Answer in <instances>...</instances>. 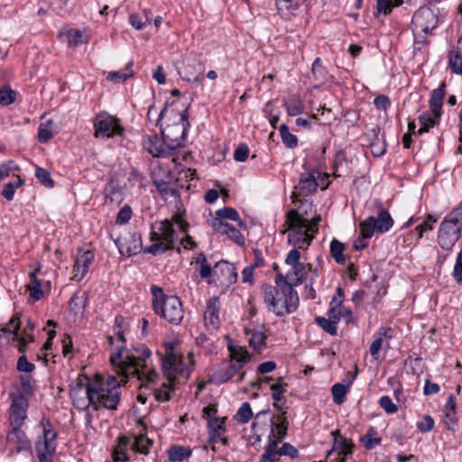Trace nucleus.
<instances>
[{"label": "nucleus", "mask_w": 462, "mask_h": 462, "mask_svg": "<svg viewBox=\"0 0 462 462\" xmlns=\"http://www.w3.org/2000/svg\"><path fill=\"white\" fill-rule=\"evenodd\" d=\"M151 356L150 348L138 343L131 349H126L125 346H118L111 353L110 362L123 383H126L131 377H136L141 382L153 383L158 374L151 365Z\"/></svg>", "instance_id": "obj_1"}, {"label": "nucleus", "mask_w": 462, "mask_h": 462, "mask_svg": "<svg viewBox=\"0 0 462 462\" xmlns=\"http://www.w3.org/2000/svg\"><path fill=\"white\" fill-rule=\"evenodd\" d=\"M165 353L161 357L162 369L163 374L167 377L168 382L162 383L160 388L155 389L154 396L159 402H168L171 400V393L173 390L171 384L180 383V379L186 382L191 373L193 365L192 353H189L188 361H184V357L175 352L174 343L170 342L164 345Z\"/></svg>", "instance_id": "obj_2"}, {"label": "nucleus", "mask_w": 462, "mask_h": 462, "mask_svg": "<svg viewBox=\"0 0 462 462\" xmlns=\"http://www.w3.org/2000/svg\"><path fill=\"white\" fill-rule=\"evenodd\" d=\"M275 286L263 284L262 295L268 311L277 317H283L295 312L299 307L298 292L290 286V282L282 281V273L275 275Z\"/></svg>", "instance_id": "obj_3"}, {"label": "nucleus", "mask_w": 462, "mask_h": 462, "mask_svg": "<svg viewBox=\"0 0 462 462\" xmlns=\"http://www.w3.org/2000/svg\"><path fill=\"white\" fill-rule=\"evenodd\" d=\"M307 215L308 209L304 212L300 209H291L286 214L288 243L299 252L309 248L319 232V224L322 220L320 214H316L311 220L306 217Z\"/></svg>", "instance_id": "obj_4"}, {"label": "nucleus", "mask_w": 462, "mask_h": 462, "mask_svg": "<svg viewBox=\"0 0 462 462\" xmlns=\"http://www.w3.org/2000/svg\"><path fill=\"white\" fill-rule=\"evenodd\" d=\"M121 383L115 376H108L106 381L97 376L93 382H88L90 401L95 403V411L117 410L122 395Z\"/></svg>", "instance_id": "obj_5"}, {"label": "nucleus", "mask_w": 462, "mask_h": 462, "mask_svg": "<svg viewBox=\"0 0 462 462\" xmlns=\"http://www.w3.org/2000/svg\"><path fill=\"white\" fill-rule=\"evenodd\" d=\"M188 118L189 106H186L180 113V121L182 123L180 127V137H175L171 139L170 134H165L164 131H162L163 141L156 134L149 136L143 141V145L147 152L153 157H169L172 154L171 151H174L179 147H182L188 129L189 127ZM177 127L180 128L179 125H177Z\"/></svg>", "instance_id": "obj_6"}, {"label": "nucleus", "mask_w": 462, "mask_h": 462, "mask_svg": "<svg viewBox=\"0 0 462 462\" xmlns=\"http://www.w3.org/2000/svg\"><path fill=\"white\" fill-rule=\"evenodd\" d=\"M151 292L154 313L166 319L170 324L179 325L184 317L183 306L179 297L166 295L163 290L157 285H152Z\"/></svg>", "instance_id": "obj_7"}, {"label": "nucleus", "mask_w": 462, "mask_h": 462, "mask_svg": "<svg viewBox=\"0 0 462 462\" xmlns=\"http://www.w3.org/2000/svg\"><path fill=\"white\" fill-rule=\"evenodd\" d=\"M462 236V205L455 207L442 219L438 234L437 243L446 251H450Z\"/></svg>", "instance_id": "obj_8"}, {"label": "nucleus", "mask_w": 462, "mask_h": 462, "mask_svg": "<svg viewBox=\"0 0 462 462\" xmlns=\"http://www.w3.org/2000/svg\"><path fill=\"white\" fill-rule=\"evenodd\" d=\"M175 230L169 219L156 221L151 226L150 240L152 244L143 249V253L160 255L174 248Z\"/></svg>", "instance_id": "obj_9"}, {"label": "nucleus", "mask_w": 462, "mask_h": 462, "mask_svg": "<svg viewBox=\"0 0 462 462\" xmlns=\"http://www.w3.org/2000/svg\"><path fill=\"white\" fill-rule=\"evenodd\" d=\"M153 185L162 199H167L170 197L179 196L176 187H173L175 176L170 166L157 162L152 164L150 171Z\"/></svg>", "instance_id": "obj_10"}, {"label": "nucleus", "mask_w": 462, "mask_h": 462, "mask_svg": "<svg viewBox=\"0 0 462 462\" xmlns=\"http://www.w3.org/2000/svg\"><path fill=\"white\" fill-rule=\"evenodd\" d=\"M393 223L388 210L381 207L376 217L371 216L360 222V236L363 240H368L374 234L386 233L393 227Z\"/></svg>", "instance_id": "obj_11"}, {"label": "nucleus", "mask_w": 462, "mask_h": 462, "mask_svg": "<svg viewBox=\"0 0 462 462\" xmlns=\"http://www.w3.org/2000/svg\"><path fill=\"white\" fill-rule=\"evenodd\" d=\"M94 136L96 138H113L122 135L124 127L120 120L107 113H98L93 119Z\"/></svg>", "instance_id": "obj_12"}, {"label": "nucleus", "mask_w": 462, "mask_h": 462, "mask_svg": "<svg viewBox=\"0 0 462 462\" xmlns=\"http://www.w3.org/2000/svg\"><path fill=\"white\" fill-rule=\"evenodd\" d=\"M300 259V253L297 249L290 250L285 257V263L291 269L285 274H282V281L289 282L292 288L295 285L301 284L307 275L306 264L301 263Z\"/></svg>", "instance_id": "obj_13"}, {"label": "nucleus", "mask_w": 462, "mask_h": 462, "mask_svg": "<svg viewBox=\"0 0 462 462\" xmlns=\"http://www.w3.org/2000/svg\"><path fill=\"white\" fill-rule=\"evenodd\" d=\"M6 447L10 457L23 452L32 453V446L22 428H11L6 433Z\"/></svg>", "instance_id": "obj_14"}, {"label": "nucleus", "mask_w": 462, "mask_h": 462, "mask_svg": "<svg viewBox=\"0 0 462 462\" xmlns=\"http://www.w3.org/2000/svg\"><path fill=\"white\" fill-rule=\"evenodd\" d=\"M9 424L11 428H22L27 419L28 400L23 393L10 395Z\"/></svg>", "instance_id": "obj_15"}, {"label": "nucleus", "mask_w": 462, "mask_h": 462, "mask_svg": "<svg viewBox=\"0 0 462 462\" xmlns=\"http://www.w3.org/2000/svg\"><path fill=\"white\" fill-rule=\"evenodd\" d=\"M438 22V16L433 10L428 7H420L414 13L411 24L416 30L429 34L437 27Z\"/></svg>", "instance_id": "obj_16"}, {"label": "nucleus", "mask_w": 462, "mask_h": 462, "mask_svg": "<svg viewBox=\"0 0 462 462\" xmlns=\"http://www.w3.org/2000/svg\"><path fill=\"white\" fill-rule=\"evenodd\" d=\"M104 198L106 203L119 205L124 200L125 189L120 184L118 176L113 174L104 187Z\"/></svg>", "instance_id": "obj_17"}, {"label": "nucleus", "mask_w": 462, "mask_h": 462, "mask_svg": "<svg viewBox=\"0 0 462 462\" xmlns=\"http://www.w3.org/2000/svg\"><path fill=\"white\" fill-rule=\"evenodd\" d=\"M213 276L223 284L231 285L237 281V270L234 263L220 260L214 264Z\"/></svg>", "instance_id": "obj_18"}, {"label": "nucleus", "mask_w": 462, "mask_h": 462, "mask_svg": "<svg viewBox=\"0 0 462 462\" xmlns=\"http://www.w3.org/2000/svg\"><path fill=\"white\" fill-rule=\"evenodd\" d=\"M95 259V254L92 250H79L75 264L73 267L75 281H81L88 273L90 263Z\"/></svg>", "instance_id": "obj_19"}, {"label": "nucleus", "mask_w": 462, "mask_h": 462, "mask_svg": "<svg viewBox=\"0 0 462 462\" xmlns=\"http://www.w3.org/2000/svg\"><path fill=\"white\" fill-rule=\"evenodd\" d=\"M393 329L389 327H381L374 335V339L371 343L369 352L374 358H378L379 352L382 349L387 351L390 348L389 340L393 337Z\"/></svg>", "instance_id": "obj_20"}, {"label": "nucleus", "mask_w": 462, "mask_h": 462, "mask_svg": "<svg viewBox=\"0 0 462 462\" xmlns=\"http://www.w3.org/2000/svg\"><path fill=\"white\" fill-rule=\"evenodd\" d=\"M220 301L217 297H212L207 300V307L204 313V322L208 329H217L220 325L219 319Z\"/></svg>", "instance_id": "obj_21"}, {"label": "nucleus", "mask_w": 462, "mask_h": 462, "mask_svg": "<svg viewBox=\"0 0 462 462\" xmlns=\"http://www.w3.org/2000/svg\"><path fill=\"white\" fill-rule=\"evenodd\" d=\"M241 370L240 365H236L228 361V364L216 370L210 375L209 381L217 385L226 383L234 378Z\"/></svg>", "instance_id": "obj_22"}, {"label": "nucleus", "mask_w": 462, "mask_h": 462, "mask_svg": "<svg viewBox=\"0 0 462 462\" xmlns=\"http://www.w3.org/2000/svg\"><path fill=\"white\" fill-rule=\"evenodd\" d=\"M211 226L213 230L221 235H226L228 238L238 245H245V237L242 233L234 226L218 220H212Z\"/></svg>", "instance_id": "obj_23"}, {"label": "nucleus", "mask_w": 462, "mask_h": 462, "mask_svg": "<svg viewBox=\"0 0 462 462\" xmlns=\"http://www.w3.org/2000/svg\"><path fill=\"white\" fill-rule=\"evenodd\" d=\"M227 350L229 351V361L240 365L241 368L251 360V355L247 349L236 345L232 339L228 340Z\"/></svg>", "instance_id": "obj_24"}, {"label": "nucleus", "mask_w": 462, "mask_h": 462, "mask_svg": "<svg viewBox=\"0 0 462 462\" xmlns=\"http://www.w3.org/2000/svg\"><path fill=\"white\" fill-rule=\"evenodd\" d=\"M446 82L442 81L439 88L432 90L430 94V98L429 100V106L431 113L436 116V117H441L442 115V106L444 103V98L446 95L445 91Z\"/></svg>", "instance_id": "obj_25"}, {"label": "nucleus", "mask_w": 462, "mask_h": 462, "mask_svg": "<svg viewBox=\"0 0 462 462\" xmlns=\"http://www.w3.org/2000/svg\"><path fill=\"white\" fill-rule=\"evenodd\" d=\"M318 187L319 184L313 173L302 172L300 175L299 185L295 187V189H298L301 196H309L315 193Z\"/></svg>", "instance_id": "obj_26"}, {"label": "nucleus", "mask_w": 462, "mask_h": 462, "mask_svg": "<svg viewBox=\"0 0 462 462\" xmlns=\"http://www.w3.org/2000/svg\"><path fill=\"white\" fill-rule=\"evenodd\" d=\"M286 411H282L276 417L277 422L272 419L268 427L270 428V433L268 439L277 437L280 439H285L287 436L289 421L286 418Z\"/></svg>", "instance_id": "obj_27"}, {"label": "nucleus", "mask_w": 462, "mask_h": 462, "mask_svg": "<svg viewBox=\"0 0 462 462\" xmlns=\"http://www.w3.org/2000/svg\"><path fill=\"white\" fill-rule=\"evenodd\" d=\"M331 435L334 437L333 447L328 456L333 451H338L339 455L344 454L345 456L353 453L354 444L351 440L342 437L339 430H333Z\"/></svg>", "instance_id": "obj_28"}, {"label": "nucleus", "mask_w": 462, "mask_h": 462, "mask_svg": "<svg viewBox=\"0 0 462 462\" xmlns=\"http://www.w3.org/2000/svg\"><path fill=\"white\" fill-rule=\"evenodd\" d=\"M39 426L42 428L43 431V440L42 441V445L46 448L52 449L53 448H56L57 432L54 430L51 422L45 417H42L39 422Z\"/></svg>", "instance_id": "obj_29"}, {"label": "nucleus", "mask_w": 462, "mask_h": 462, "mask_svg": "<svg viewBox=\"0 0 462 462\" xmlns=\"http://www.w3.org/2000/svg\"><path fill=\"white\" fill-rule=\"evenodd\" d=\"M69 394L72 398L73 405L78 410H86L88 407H92L95 411V403L90 401V387L88 383L86 384L85 395L81 396L80 393H78V390L69 389Z\"/></svg>", "instance_id": "obj_30"}, {"label": "nucleus", "mask_w": 462, "mask_h": 462, "mask_svg": "<svg viewBox=\"0 0 462 462\" xmlns=\"http://www.w3.org/2000/svg\"><path fill=\"white\" fill-rule=\"evenodd\" d=\"M153 441L146 436V429L134 437L131 448L135 453L147 455Z\"/></svg>", "instance_id": "obj_31"}, {"label": "nucleus", "mask_w": 462, "mask_h": 462, "mask_svg": "<svg viewBox=\"0 0 462 462\" xmlns=\"http://www.w3.org/2000/svg\"><path fill=\"white\" fill-rule=\"evenodd\" d=\"M88 303L87 292H75L69 301V310L75 315L83 314Z\"/></svg>", "instance_id": "obj_32"}, {"label": "nucleus", "mask_w": 462, "mask_h": 462, "mask_svg": "<svg viewBox=\"0 0 462 462\" xmlns=\"http://www.w3.org/2000/svg\"><path fill=\"white\" fill-rule=\"evenodd\" d=\"M167 454L170 461L182 462L191 456L192 450L189 447L174 445L168 449Z\"/></svg>", "instance_id": "obj_33"}, {"label": "nucleus", "mask_w": 462, "mask_h": 462, "mask_svg": "<svg viewBox=\"0 0 462 462\" xmlns=\"http://www.w3.org/2000/svg\"><path fill=\"white\" fill-rule=\"evenodd\" d=\"M130 443L126 436H120L117 440V447L113 451V462H126L129 457L126 455L127 447Z\"/></svg>", "instance_id": "obj_34"}, {"label": "nucleus", "mask_w": 462, "mask_h": 462, "mask_svg": "<svg viewBox=\"0 0 462 462\" xmlns=\"http://www.w3.org/2000/svg\"><path fill=\"white\" fill-rule=\"evenodd\" d=\"M40 272V268L34 269L30 273L31 282L27 285L30 297L34 300H39L43 296V291L42 290L41 282L37 279V273Z\"/></svg>", "instance_id": "obj_35"}, {"label": "nucleus", "mask_w": 462, "mask_h": 462, "mask_svg": "<svg viewBox=\"0 0 462 462\" xmlns=\"http://www.w3.org/2000/svg\"><path fill=\"white\" fill-rule=\"evenodd\" d=\"M284 107L289 116H296L304 112L305 106L299 96H291L284 103Z\"/></svg>", "instance_id": "obj_36"}, {"label": "nucleus", "mask_w": 462, "mask_h": 462, "mask_svg": "<svg viewBox=\"0 0 462 462\" xmlns=\"http://www.w3.org/2000/svg\"><path fill=\"white\" fill-rule=\"evenodd\" d=\"M194 263L199 265V273L200 279L204 280L213 276L214 266L208 263V258L204 253H199L195 258Z\"/></svg>", "instance_id": "obj_37"}, {"label": "nucleus", "mask_w": 462, "mask_h": 462, "mask_svg": "<svg viewBox=\"0 0 462 462\" xmlns=\"http://www.w3.org/2000/svg\"><path fill=\"white\" fill-rule=\"evenodd\" d=\"M332 314L334 318L333 320L324 317H316L315 321L325 332L331 336H336L337 334V323L339 320V318L337 314Z\"/></svg>", "instance_id": "obj_38"}, {"label": "nucleus", "mask_w": 462, "mask_h": 462, "mask_svg": "<svg viewBox=\"0 0 462 462\" xmlns=\"http://www.w3.org/2000/svg\"><path fill=\"white\" fill-rule=\"evenodd\" d=\"M224 219L238 221L240 226L243 225L237 210L231 207H224L223 208L217 209L216 211V217L213 218V220L225 222Z\"/></svg>", "instance_id": "obj_39"}, {"label": "nucleus", "mask_w": 462, "mask_h": 462, "mask_svg": "<svg viewBox=\"0 0 462 462\" xmlns=\"http://www.w3.org/2000/svg\"><path fill=\"white\" fill-rule=\"evenodd\" d=\"M270 388L273 392L272 398L274 401L273 406L278 411H281L282 406L279 404V402L283 398L282 395L286 392L287 383H282V377H279L278 382L275 383H273Z\"/></svg>", "instance_id": "obj_40"}, {"label": "nucleus", "mask_w": 462, "mask_h": 462, "mask_svg": "<svg viewBox=\"0 0 462 462\" xmlns=\"http://www.w3.org/2000/svg\"><path fill=\"white\" fill-rule=\"evenodd\" d=\"M129 328V324L126 321L125 318L121 314H117L115 318L114 323V333L117 337L118 340L122 342V346L125 343V334Z\"/></svg>", "instance_id": "obj_41"}, {"label": "nucleus", "mask_w": 462, "mask_h": 462, "mask_svg": "<svg viewBox=\"0 0 462 462\" xmlns=\"http://www.w3.org/2000/svg\"><path fill=\"white\" fill-rule=\"evenodd\" d=\"M250 335L249 345L257 351H260L265 346L266 336L262 329L246 330Z\"/></svg>", "instance_id": "obj_42"}, {"label": "nucleus", "mask_w": 462, "mask_h": 462, "mask_svg": "<svg viewBox=\"0 0 462 462\" xmlns=\"http://www.w3.org/2000/svg\"><path fill=\"white\" fill-rule=\"evenodd\" d=\"M345 249V245L336 238H333L330 242V254L338 264H345L346 263Z\"/></svg>", "instance_id": "obj_43"}, {"label": "nucleus", "mask_w": 462, "mask_h": 462, "mask_svg": "<svg viewBox=\"0 0 462 462\" xmlns=\"http://www.w3.org/2000/svg\"><path fill=\"white\" fill-rule=\"evenodd\" d=\"M134 65V61L133 60H130L127 64H126V67H125V70H128V71H122V70H118V71H111L108 73L107 75V79L109 81H112L114 83H120V82H125V80H127L129 78H132L134 76V72L133 70L131 69L132 66Z\"/></svg>", "instance_id": "obj_44"}, {"label": "nucleus", "mask_w": 462, "mask_h": 462, "mask_svg": "<svg viewBox=\"0 0 462 462\" xmlns=\"http://www.w3.org/2000/svg\"><path fill=\"white\" fill-rule=\"evenodd\" d=\"M60 37L62 41L67 42L69 47H77L84 43L83 34L78 29L68 30L65 33H61Z\"/></svg>", "instance_id": "obj_45"}, {"label": "nucleus", "mask_w": 462, "mask_h": 462, "mask_svg": "<svg viewBox=\"0 0 462 462\" xmlns=\"http://www.w3.org/2000/svg\"><path fill=\"white\" fill-rule=\"evenodd\" d=\"M275 5L281 15H288L291 12L297 11L300 6L298 0H275Z\"/></svg>", "instance_id": "obj_46"}, {"label": "nucleus", "mask_w": 462, "mask_h": 462, "mask_svg": "<svg viewBox=\"0 0 462 462\" xmlns=\"http://www.w3.org/2000/svg\"><path fill=\"white\" fill-rule=\"evenodd\" d=\"M20 316L18 313L14 314L9 322L6 324L5 328H3L0 332H3L5 334H8L12 337L11 340L12 342H14V340L17 338V335L20 331Z\"/></svg>", "instance_id": "obj_47"}, {"label": "nucleus", "mask_w": 462, "mask_h": 462, "mask_svg": "<svg viewBox=\"0 0 462 462\" xmlns=\"http://www.w3.org/2000/svg\"><path fill=\"white\" fill-rule=\"evenodd\" d=\"M350 383L348 384H343V383H335L331 387V393L333 397V402L336 404H342L346 401V395L347 392L349 391Z\"/></svg>", "instance_id": "obj_48"}, {"label": "nucleus", "mask_w": 462, "mask_h": 462, "mask_svg": "<svg viewBox=\"0 0 462 462\" xmlns=\"http://www.w3.org/2000/svg\"><path fill=\"white\" fill-rule=\"evenodd\" d=\"M280 135L283 144L290 149H294L298 146V138L296 135L290 133L289 127L282 124L279 127Z\"/></svg>", "instance_id": "obj_49"}, {"label": "nucleus", "mask_w": 462, "mask_h": 462, "mask_svg": "<svg viewBox=\"0 0 462 462\" xmlns=\"http://www.w3.org/2000/svg\"><path fill=\"white\" fill-rule=\"evenodd\" d=\"M253 411L249 402H243L236 413L234 416V419L242 424L247 423L253 418Z\"/></svg>", "instance_id": "obj_50"}, {"label": "nucleus", "mask_w": 462, "mask_h": 462, "mask_svg": "<svg viewBox=\"0 0 462 462\" xmlns=\"http://www.w3.org/2000/svg\"><path fill=\"white\" fill-rule=\"evenodd\" d=\"M448 68L456 74H462V54L460 51H449Z\"/></svg>", "instance_id": "obj_51"}, {"label": "nucleus", "mask_w": 462, "mask_h": 462, "mask_svg": "<svg viewBox=\"0 0 462 462\" xmlns=\"http://www.w3.org/2000/svg\"><path fill=\"white\" fill-rule=\"evenodd\" d=\"M436 222H437V217L429 214L427 216L426 219L414 228L415 229L414 234H417L416 241H420L425 232H427L429 230H432L433 224Z\"/></svg>", "instance_id": "obj_52"}, {"label": "nucleus", "mask_w": 462, "mask_h": 462, "mask_svg": "<svg viewBox=\"0 0 462 462\" xmlns=\"http://www.w3.org/2000/svg\"><path fill=\"white\" fill-rule=\"evenodd\" d=\"M35 449L39 462H52V457L56 450V448H46L42 445V440H38L35 443Z\"/></svg>", "instance_id": "obj_53"}, {"label": "nucleus", "mask_w": 462, "mask_h": 462, "mask_svg": "<svg viewBox=\"0 0 462 462\" xmlns=\"http://www.w3.org/2000/svg\"><path fill=\"white\" fill-rule=\"evenodd\" d=\"M375 435V430L374 428H369L365 435L360 438V441L364 444V447L367 450L373 449L375 446L379 445L382 441L381 438L374 437Z\"/></svg>", "instance_id": "obj_54"}, {"label": "nucleus", "mask_w": 462, "mask_h": 462, "mask_svg": "<svg viewBox=\"0 0 462 462\" xmlns=\"http://www.w3.org/2000/svg\"><path fill=\"white\" fill-rule=\"evenodd\" d=\"M16 97L17 92L13 90L8 85H5L0 88V105L9 106L15 101Z\"/></svg>", "instance_id": "obj_55"}, {"label": "nucleus", "mask_w": 462, "mask_h": 462, "mask_svg": "<svg viewBox=\"0 0 462 462\" xmlns=\"http://www.w3.org/2000/svg\"><path fill=\"white\" fill-rule=\"evenodd\" d=\"M195 343L198 346L201 347L207 354H213L216 352V347L213 346V341L203 333H200L195 338Z\"/></svg>", "instance_id": "obj_56"}, {"label": "nucleus", "mask_w": 462, "mask_h": 462, "mask_svg": "<svg viewBox=\"0 0 462 462\" xmlns=\"http://www.w3.org/2000/svg\"><path fill=\"white\" fill-rule=\"evenodd\" d=\"M17 178L18 180L16 183L8 182L7 184L5 185L2 190L3 197L7 200H12L14 199L16 189L24 184V180H23L19 176H17Z\"/></svg>", "instance_id": "obj_57"}, {"label": "nucleus", "mask_w": 462, "mask_h": 462, "mask_svg": "<svg viewBox=\"0 0 462 462\" xmlns=\"http://www.w3.org/2000/svg\"><path fill=\"white\" fill-rule=\"evenodd\" d=\"M35 177L38 180L47 188H53L54 181L51 178V173L44 168L37 167L35 171Z\"/></svg>", "instance_id": "obj_58"}, {"label": "nucleus", "mask_w": 462, "mask_h": 462, "mask_svg": "<svg viewBox=\"0 0 462 462\" xmlns=\"http://www.w3.org/2000/svg\"><path fill=\"white\" fill-rule=\"evenodd\" d=\"M452 277L457 284L462 285V249L459 250L457 255L452 271Z\"/></svg>", "instance_id": "obj_59"}, {"label": "nucleus", "mask_w": 462, "mask_h": 462, "mask_svg": "<svg viewBox=\"0 0 462 462\" xmlns=\"http://www.w3.org/2000/svg\"><path fill=\"white\" fill-rule=\"evenodd\" d=\"M418 119L421 126H426L429 129L439 125L440 121V117H436V116H434L433 114L432 116H430L427 112L420 114Z\"/></svg>", "instance_id": "obj_60"}, {"label": "nucleus", "mask_w": 462, "mask_h": 462, "mask_svg": "<svg viewBox=\"0 0 462 462\" xmlns=\"http://www.w3.org/2000/svg\"><path fill=\"white\" fill-rule=\"evenodd\" d=\"M378 404L388 414H393L398 411L397 405L393 402L388 395L380 397Z\"/></svg>", "instance_id": "obj_61"}, {"label": "nucleus", "mask_w": 462, "mask_h": 462, "mask_svg": "<svg viewBox=\"0 0 462 462\" xmlns=\"http://www.w3.org/2000/svg\"><path fill=\"white\" fill-rule=\"evenodd\" d=\"M133 215L132 208L129 205H125L120 208L116 215V223L117 225H125L129 222Z\"/></svg>", "instance_id": "obj_62"}, {"label": "nucleus", "mask_w": 462, "mask_h": 462, "mask_svg": "<svg viewBox=\"0 0 462 462\" xmlns=\"http://www.w3.org/2000/svg\"><path fill=\"white\" fill-rule=\"evenodd\" d=\"M16 367L18 371L26 373L27 374L35 370V365L28 361L24 353L19 356Z\"/></svg>", "instance_id": "obj_63"}, {"label": "nucleus", "mask_w": 462, "mask_h": 462, "mask_svg": "<svg viewBox=\"0 0 462 462\" xmlns=\"http://www.w3.org/2000/svg\"><path fill=\"white\" fill-rule=\"evenodd\" d=\"M249 156V147L245 143L239 144L234 152V160L239 162H244Z\"/></svg>", "instance_id": "obj_64"}]
</instances>
